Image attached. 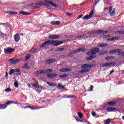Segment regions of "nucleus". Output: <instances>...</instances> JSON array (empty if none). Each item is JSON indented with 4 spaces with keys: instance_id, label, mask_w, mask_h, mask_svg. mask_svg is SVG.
Returning a JSON list of instances; mask_svg holds the SVG:
<instances>
[{
    "instance_id": "f257e3e1",
    "label": "nucleus",
    "mask_w": 124,
    "mask_h": 124,
    "mask_svg": "<svg viewBox=\"0 0 124 124\" xmlns=\"http://www.w3.org/2000/svg\"><path fill=\"white\" fill-rule=\"evenodd\" d=\"M62 43H63V42L62 41L60 42L59 40L55 41L49 40L43 43L40 46V48H44V47H46V46H49L51 45H53L54 47H56L57 46H60V45L62 44Z\"/></svg>"
},
{
    "instance_id": "f03ea898",
    "label": "nucleus",
    "mask_w": 124,
    "mask_h": 124,
    "mask_svg": "<svg viewBox=\"0 0 124 124\" xmlns=\"http://www.w3.org/2000/svg\"><path fill=\"white\" fill-rule=\"evenodd\" d=\"M4 51L5 54H7V55H10V54H12V53L15 51V49L13 48L7 47L4 48Z\"/></svg>"
},
{
    "instance_id": "7ed1b4c3",
    "label": "nucleus",
    "mask_w": 124,
    "mask_h": 124,
    "mask_svg": "<svg viewBox=\"0 0 124 124\" xmlns=\"http://www.w3.org/2000/svg\"><path fill=\"white\" fill-rule=\"evenodd\" d=\"M94 14V12L93 11V10L90 13L89 15H86L84 17L82 18L83 20H89V19H91L92 17L93 16V14Z\"/></svg>"
},
{
    "instance_id": "20e7f679",
    "label": "nucleus",
    "mask_w": 124,
    "mask_h": 124,
    "mask_svg": "<svg viewBox=\"0 0 124 124\" xmlns=\"http://www.w3.org/2000/svg\"><path fill=\"white\" fill-rule=\"evenodd\" d=\"M94 66H95V64H84L81 65V68H83V69H85V68H93Z\"/></svg>"
},
{
    "instance_id": "39448f33",
    "label": "nucleus",
    "mask_w": 124,
    "mask_h": 124,
    "mask_svg": "<svg viewBox=\"0 0 124 124\" xmlns=\"http://www.w3.org/2000/svg\"><path fill=\"white\" fill-rule=\"evenodd\" d=\"M58 75H59L58 74L53 73L46 75V77H47L48 78H50V79H53V78H57Z\"/></svg>"
},
{
    "instance_id": "423d86ee",
    "label": "nucleus",
    "mask_w": 124,
    "mask_h": 124,
    "mask_svg": "<svg viewBox=\"0 0 124 124\" xmlns=\"http://www.w3.org/2000/svg\"><path fill=\"white\" fill-rule=\"evenodd\" d=\"M60 37V35L57 34H51L48 36V38L51 40L54 39H59Z\"/></svg>"
},
{
    "instance_id": "0eeeda50",
    "label": "nucleus",
    "mask_w": 124,
    "mask_h": 124,
    "mask_svg": "<svg viewBox=\"0 0 124 124\" xmlns=\"http://www.w3.org/2000/svg\"><path fill=\"white\" fill-rule=\"evenodd\" d=\"M108 10L110 14V16H111V17H113L116 14V10H115V9H113L112 11V6H110L108 8Z\"/></svg>"
},
{
    "instance_id": "6e6552de",
    "label": "nucleus",
    "mask_w": 124,
    "mask_h": 124,
    "mask_svg": "<svg viewBox=\"0 0 124 124\" xmlns=\"http://www.w3.org/2000/svg\"><path fill=\"white\" fill-rule=\"evenodd\" d=\"M14 38L15 41H16V42H19V41H20V39L21 38L19 33H17L15 34L14 36Z\"/></svg>"
},
{
    "instance_id": "1a4fd4ad",
    "label": "nucleus",
    "mask_w": 124,
    "mask_h": 124,
    "mask_svg": "<svg viewBox=\"0 0 124 124\" xmlns=\"http://www.w3.org/2000/svg\"><path fill=\"white\" fill-rule=\"evenodd\" d=\"M99 52V48L98 47H95L91 49V53H92V55H96L97 53Z\"/></svg>"
},
{
    "instance_id": "9d476101",
    "label": "nucleus",
    "mask_w": 124,
    "mask_h": 124,
    "mask_svg": "<svg viewBox=\"0 0 124 124\" xmlns=\"http://www.w3.org/2000/svg\"><path fill=\"white\" fill-rule=\"evenodd\" d=\"M23 58H18L15 60L13 61L12 62H11V63H12V64H16L17 63H19V62H21Z\"/></svg>"
},
{
    "instance_id": "9b49d317",
    "label": "nucleus",
    "mask_w": 124,
    "mask_h": 124,
    "mask_svg": "<svg viewBox=\"0 0 124 124\" xmlns=\"http://www.w3.org/2000/svg\"><path fill=\"white\" fill-rule=\"evenodd\" d=\"M120 51H121V49H114V50L110 51L109 52V54H118V55H119Z\"/></svg>"
},
{
    "instance_id": "f8f14e48",
    "label": "nucleus",
    "mask_w": 124,
    "mask_h": 124,
    "mask_svg": "<svg viewBox=\"0 0 124 124\" xmlns=\"http://www.w3.org/2000/svg\"><path fill=\"white\" fill-rule=\"evenodd\" d=\"M55 62H56V59H51L46 61L45 62L46 64H50V63H53Z\"/></svg>"
},
{
    "instance_id": "ddd939ff",
    "label": "nucleus",
    "mask_w": 124,
    "mask_h": 124,
    "mask_svg": "<svg viewBox=\"0 0 124 124\" xmlns=\"http://www.w3.org/2000/svg\"><path fill=\"white\" fill-rule=\"evenodd\" d=\"M45 1L46 3H48V4H50V5H52L53 6V7H58V5L53 3L52 1H48V0H45Z\"/></svg>"
},
{
    "instance_id": "4468645a",
    "label": "nucleus",
    "mask_w": 124,
    "mask_h": 124,
    "mask_svg": "<svg viewBox=\"0 0 124 124\" xmlns=\"http://www.w3.org/2000/svg\"><path fill=\"white\" fill-rule=\"evenodd\" d=\"M61 72H69L71 71V69L68 68H64L60 69Z\"/></svg>"
},
{
    "instance_id": "2eb2a0df",
    "label": "nucleus",
    "mask_w": 124,
    "mask_h": 124,
    "mask_svg": "<svg viewBox=\"0 0 124 124\" xmlns=\"http://www.w3.org/2000/svg\"><path fill=\"white\" fill-rule=\"evenodd\" d=\"M76 53H77V50H76L71 51L68 54V57H69V58H73V54H76Z\"/></svg>"
},
{
    "instance_id": "dca6fc26",
    "label": "nucleus",
    "mask_w": 124,
    "mask_h": 124,
    "mask_svg": "<svg viewBox=\"0 0 124 124\" xmlns=\"http://www.w3.org/2000/svg\"><path fill=\"white\" fill-rule=\"evenodd\" d=\"M117 108L110 107L107 108L106 111L108 112H114L115 110H116Z\"/></svg>"
},
{
    "instance_id": "f3484780",
    "label": "nucleus",
    "mask_w": 124,
    "mask_h": 124,
    "mask_svg": "<svg viewBox=\"0 0 124 124\" xmlns=\"http://www.w3.org/2000/svg\"><path fill=\"white\" fill-rule=\"evenodd\" d=\"M108 33V31L105 30H98V34H105Z\"/></svg>"
},
{
    "instance_id": "a211bd4d",
    "label": "nucleus",
    "mask_w": 124,
    "mask_h": 124,
    "mask_svg": "<svg viewBox=\"0 0 124 124\" xmlns=\"http://www.w3.org/2000/svg\"><path fill=\"white\" fill-rule=\"evenodd\" d=\"M91 69H83L79 71V73H87V72H90Z\"/></svg>"
},
{
    "instance_id": "6ab92c4d",
    "label": "nucleus",
    "mask_w": 124,
    "mask_h": 124,
    "mask_svg": "<svg viewBox=\"0 0 124 124\" xmlns=\"http://www.w3.org/2000/svg\"><path fill=\"white\" fill-rule=\"evenodd\" d=\"M57 88L59 89V90H63V89L65 88V86L64 85H62V83H59L58 85H57Z\"/></svg>"
},
{
    "instance_id": "aec40b11",
    "label": "nucleus",
    "mask_w": 124,
    "mask_h": 124,
    "mask_svg": "<svg viewBox=\"0 0 124 124\" xmlns=\"http://www.w3.org/2000/svg\"><path fill=\"white\" fill-rule=\"evenodd\" d=\"M51 25H53L54 26H59L61 24V21H54L51 22Z\"/></svg>"
},
{
    "instance_id": "412c9836",
    "label": "nucleus",
    "mask_w": 124,
    "mask_h": 124,
    "mask_svg": "<svg viewBox=\"0 0 124 124\" xmlns=\"http://www.w3.org/2000/svg\"><path fill=\"white\" fill-rule=\"evenodd\" d=\"M6 14H9V15H16L18 14V13L16 12H12V11H6L5 12Z\"/></svg>"
},
{
    "instance_id": "4be33fe9",
    "label": "nucleus",
    "mask_w": 124,
    "mask_h": 124,
    "mask_svg": "<svg viewBox=\"0 0 124 124\" xmlns=\"http://www.w3.org/2000/svg\"><path fill=\"white\" fill-rule=\"evenodd\" d=\"M7 104H0V110H2L3 109H5V108H7Z\"/></svg>"
},
{
    "instance_id": "5701e85b",
    "label": "nucleus",
    "mask_w": 124,
    "mask_h": 124,
    "mask_svg": "<svg viewBox=\"0 0 124 124\" xmlns=\"http://www.w3.org/2000/svg\"><path fill=\"white\" fill-rule=\"evenodd\" d=\"M35 74H36V75H40V74H45V71L40 70V71H36Z\"/></svg>"
},
{
    "instance_id": "b1692460",
    "label": "nucleus",
    "mask_w": 124,
    "mask_h": 124,
    "mask_svg": "<svg viewBox=\"0 0 124 124\" xmlns=\"http://www.w3.org/2000/svg\"><path fill=\"white\" fill-rule=\"evenodd\" d=\"M95 58H96V56H90L89 57H87L86 60H87V61H92L93 60H94V59H95Z\"/></svg>"
},
{
    "instance_id": "393cba45",
    "label": "nucleus",
    "mask_w": 124,
    "mask_h": 124,
    "mask_svg": "<svg viewBox=\"0 0 124 124\" xmlns=\"http://www.w3.org/2000/svg\"><path fill=\"white\" fill-rule=\"evenodd\" d=\"M117 104V102L115 101H110L108 102L107 103L108 105H110V106H114V105H116Z\"/></svg>"
},
{
    "instance_id": "a878e982",
    "label": "nucleus",
    "mask_w": 124,
    "mask_h": 124,
    "mask_svg": "<svg viewBox=\"0 0 124 124\" xmlns=\"http://www.w3.org/2000/svg\"><path fill=\"white\" fill-rule=\"evenodd\" d=\"M108 46V43H100L98 44V47H107Z\"/></svg>"
},
{
    "instance_id": "bb28decb",
    "label": "nucleus",
    "mask_w": 124,
    "mask_h": 124,
    "mask_svg": "<svg viewBox=\"0 0 124 124\" xmlns=\"http://www.w3.org/2000/svg\"><path fill=\"white\" fill-rule=\"evenodd\" d=\"M32 87H34V88H36V89H39V88H42V86H39V84L36 83H32Z\"/></svg>"
},
{
    "instance_id": "cd10ccee",
    "label": "nucleus",
    "mask_w": 124,
    "mask_h": 124,
    "mask_svg": "<svg viewBox=\"0 0 124 124\" xmlns=\"http://www.w3.org/2000/svg\"><path fill=\"white\" fill-rule=\"evenodd\" d=\"M19 14H21V15H26V16L31 15V14L30 13H27L26 12L23 11L19 12Z\"/></svg>"
},
{
    "instance_id": "c85d7f7f",
    "label": "nucleus",
    "mask_w": 124,
    "mask_h": 124,
    "mask_svg": "<svg viewBox=\"0 0 124 124\" xmlns=\"http://www.w3.org/2000/svg\"><path fill=\"white\" fill-rule=\"evenodd\" d=\"M53 70L50 69H47L45 70V74H48L49 73H51V72H53Z\"/></svg>"
},
{
    "instance_id": "c756f323",
    "label": "nucleus",
    "mask_w": 124,
    "mask_h": 124,
    "mask_svg": "<svg viewBox=\"0 0 124 124\" xmlns=\"http://www.w3.org/2000/svg\"><path fill=\"white\" fill-rule=\"evenodd\" d=\"M76 51H77V53H78V52H84V51H86V48H78V49H76Z\"/></svg>"
},
{
    "instance_id": "7c9ffc66",
    "label": "nucleus",
    "mask_w": 124,
    "mask_h": 124,
    "mask_svg": "<svg viewBox=\"0 0 124 124\" xmlns=\"http://www.w3.org/2000/svg\"><path fill=\"white\" fill-rule=\"evenodd\" d=\"M22 68H23V69H30V67L29 66V64L28 63H26L22 67Z\"/></svg>"
},
{
    "instance_id": "2f4dec72",
    "label": "nucleus",
    "mask_w": 124,
    "mask_h": 124,
    "mask_svg": "<svg viewBox=\"0 0 124 124\" xmlns=\"http://www.w3.org/2000/svg\"><path fill=\"white\" fill-rule=\"evenodd\" d=\"M12 103H14L15 104H17V102H15L14 101H8L7 102H6V104H7V105H10V104H12Z\"/></svg>"
},
{
    "instance_id": "473e14b6",
    "label": "nucleus",
    "mask_w": 124,
    "mask_h": 124,
    "mask_svg": "<svg viewBox=\"0 0 124 124\" xmlns=\"http://www.w3.org/2000/svg\"><path fill=\"white\" fill-rule=\"evenodd\" d=\"M88 33H91V34H94L95 33H98V30H93L91 31L88 32Z\"/></svg>"
},
{
    "instance_id": "72a5a7b5",
    "label": "nucleus",
    "mask_w": 124,
    "mask_h": 124,
    "mask_svg": "<svg viewBox=\"0 0 124 124\" xmlns=\"http://www.w3.org/2000/svg\"><path fill=\"white\" fill-rule=\"evenodd\" d=\"M115 34H124V31H118L115 32Z\"/></svg>"
},
{
    "instance_id": "f704fd0d",
    "label": "nucleus",
    "mask_w": 124,
    "mask_h": 124,
    "mask_svg": "<svg viewBox=\"0 0 124 124\" xmlns=\"http://www.w3.org/2000/svg\"><path fill=\"white\" fill-rule=\"evenodd\" d=\"M14 72H15V70H14L13 69H11L10 70L9 74V75H13L14 74Z\"/></svg>"
},
{
    "instance_id": "c9c22d12",
    "label": "nucleus",
    "mask_w": 124,
    "mask_h": 124,
    "mask_svg": "<svg viewBox=\"0 0 124 124\" xmlns=\"http://www.w3.org/2000/svg\"><path fill=\"white\" fill-rule=\"evenodd\" d=\"M108 54V51H103L102 52H101L99 54L100 56H101V55H107Z\"/></svg>"
},
{
    "instance_id": "e433bc0d",
    "label": "nucleus",
    "mask_w": 124,
    "mask_h": 124,
    "mask_svg": "<svg viewBox=\"0 0 124 124\" xmlns=\"http://www.w3.org/2000/svg\"><path fill=\"white\" fill-rule=\"evenodd\" d=\"M119 56H120V57H124V51H120V52H119Z\"/></svg>"
},
{
    "instance_id": "4c0bfd02",
    "label": "nucleus",
    "mask_w": 124,
    "mask_h": 124,
    "mask_svg": "<svg viewBox=\"0 0 124 124\" xmlns=\"http://www.w3.org/2000/svg\"><path fill=\"white\" fill-rule=\"evenodd\" d=\"M111 123V121H110V119H108L106 120L104 122L105 124H109Z\"/></svg>"
},
{
    "instance_id": "58836bf2",
    "label": "nucleus",
    "mask_w": 124,
    "mask_h": 124,
    "mask_svg": "<svg viewBox=\"0 0 124 124\" xmlns=\"http://www.w3.org/2000/svg\"><path fill=\"white\" fill-rule=\"evenodd\" d=\"M31 57V54H27V56L25 57V61H28V60H29Z\"/></svg>"
},
{
    "instance_id": "ea45409f",
    "label": "nucleus",
    "mask_w": 124,
    "mask_h": 124,
    "mask_svg": "<svg viewBox=\"0 0 124 124\" xmlns=\"http://www.w3.org/2000/svg\"><path fill=\"white\" fill-rule=\"evenodd\" d=\"M114 57L113 56H108L106 58V60L107 61H108V60H113Z\"/></svg>"
},
{
    "instance_id": "a19ab883",
    "label": "nucleus",
    "mask_w": 124,
    "mask_h": 124,
    "mask_svg": "<svg viewBox=\"0 0 124 124\" xmlns=\"http://www.w3.org/2000/svg\"><path fill=\"white\" fill-rule=\"evenodd\" d=\"M35 5H39L40 6H42L44 5V3H43V2H40V3H36Z\"/></svg>"
},
{
    "instance_id": "79ce46f5",
    "label": "nucleus",
    "mask_w": 124,
    "mask_h": 124,
    "mask_svg": "<svg viewBox=\"0 0 124 124\" xmlns=\"http://www.w3.org/2000/svg\"><path fill=\"white\" fill-rule=\"evenodd\" d=\"M30 53H36V49L33 48L29 51Z\"/></svg>"
},
{
    "instance_id": "37998d69",
    "label": "nucleus",
    "mask_w": 124,
    "mask_h": 124,
    "mask_svg": "<svg viewBox=\"0 0 124 124\" xmlns=\"http://www.w3.org/2000/svg\"><path fill=\"white\" fill-rule=\"evenodd\" d=\"M5 92L6 93H9L10 92H11V88L10 87L7 88L5 90Z\"/></svg>"
},
{
    "instance_id": "c03bdc74",
    "label": "nucleus",
    "mask_w": 124,
    "mask_h": 124,
    "mask_svg": "<svg viewBox=\"0 0 124 124\" xmlns=\"http://www.w3.org/2000/svg\"><path fill=\"white\" fill-rule=\"evenodd\" d=\"M60 78H65V77H67V75L66 74H63L59 76Z\"/></svg>"
},
{
    "instance_id": "a18cd8bd",
    "label": "nucleus",
    "mask_w": 124,
    "mask_h": 124,
    "mask_svg": "<svg viewBox=\"0 0 124 124\" xmlns=\"http://www.w3.org/2000/svg\"><path fill=\"white\" fill-rule=\"evenodd\" d=\"M14 85L15 88H18L19 87V84L17 81H15Z\"/></svg>"
},
{
    "instance_id": "49530a36",
    "label": "nucleus",
    "mask_w": 124,
    "mask_h": 124,
    "mask_svg": "<svg viewBox=\"0 0 124 124\" xmlns=\"http://www.w3.org/2000/svg\"><path fill=\"white\" fill-rule=\"evenodd\" d=\"M86 55L87 56H91V55H93V52H92V50L91 51H88L86 53Z\"/></svg>"
},
{
    "instance_id": "de8ad7c7",
    "label": "nucleus",
    "mask_w": 124,
    "mask_h": 124,
    "mask_svg": "<svg viewBox=\"0 0 124 124\" xmlns=\"http://www.w3.org/2000/svg\"><path fill=\"white\" fill-rule=\"evenodd\" d=\"M78 116L80 118V119H82L83 118V113L81 112H78Z\"/></svg>"
},
{
    "instance_id": "09e8293b",
    "label": "nucleus",
    "mask_w": 124,
    "mask_h": 124,
    "mask_svg": "<svg viewBox=\"0 0 124 124\" xmlns=\"http://www.w3.org/2000/svg\"><path fill=\"white\" fill-rule=\"evenodd\" d=\"M63 50H64V48H58L57 49L56 52H61V51H63Z\"/></svg>"
},
{
    "instance_id": "8fccbe9b",
    "label": "nucleus",
    "mask_w": 124,
    "mask_h": 124,
    "mask_svg": "<svg viewBox=\"0 0 124 124\" xmlns=\"http://www.w3.org/2000/svg\"><path fill=\"white\" fill-rule=\"evenodd\" d=\"M72 97H75V96L73 95H68L65 97V98H71Z\"/></svg>"
},
{
    "instance_id": "3c124183",
    "label": "nucleus",
    "mask_w": 124,
    "mask_h": 124,
    "mask_svg": "<svg viewBox=\"0 0 124 124\" xmlns=\"http://www.w3.org/2000/svg\"><path fill=\"white\" fill-rule=\"evenodd\" d=\"M112 64H116L115 62H108V66H110L112 65Z\"/></svg>"
},
{
    "instance_id": "603ef678",
    "label": "nucleus",
    "mask_w": 124,
    "mask_h": 124,
    "mask_svg": "<svg viewBox=\"0 0 124 124\" xmlns=\"http://www.w3.org/2000/svg\"><path fill=\"white\" fill-rule=\"evenodd\" d=\"M118 39H119V37H112L113 41H114L115 40H118Z\"/></svg>"
},
{
    "instance_id": "864d4df0",
    "label": "nucleus",
    "mask_w": 124,
    "mask_h": 124,
    "mask_svg": "<svg viewBox=\"0 0 124 124\" xmlns=\"http://www.w3.org/2000/svg\"><path fill=\"white\" fill-rule=\"evenodd\" d=\"M50 86H51V87H56V86H57V83H51Z\"/></svg>"
},
{
    "instance_id": "5fc2aeb1",
    "label": "nucleus",
    "mask_w": 124,
    "mask_h": 124,
    "mask_svg": "<svg viewBox=\"0 0 124 124\" xmlns=\"http://www.w3.org/2000/svg\"><path fill=\"white\" fill-rule=\"evenodd\" d=\"M92 115L93 117H95V116H96V113H95V112H92Z\"/></svg>"
},
{
    "instance_id": "6e6d98bb",
    "label": "nucleus",
    "mask_w": 124,
    "mask_h": 124,
    "mask_svg": "<svg viewBox=\"0 0 124 124\" xmlns=\"http://www.w3.org/2000/svg\"><path fill=\"white\" fill-rule=\"evenodd\" d=\"M93 85H91L90 86V92H93Z\"/></svg>"
},
{
    "instance_id": "4d7b16f0",
    "label": "nucleus",
    "mask_w": 124,
    "mask_h": 124,
    "mask_svg": "<svg viewBox=\"0 0 124 124\" xmlns=\"http://www.w3.org/2000/svg\"><path fill=\"white\" fill-rule=\"evenodd\" d=\"M83 17V15H81L78 16V17H77V20H79V19H81Z\"/></svg>"
},
{
    "instance_id": "13d9d810",
    "label": "nucleus",
    "mask_w": 124,
    "mask_h": 124,
    "mask_svg": "<svg viewBox=\"0 0 124 124\" xmlns=\"http://www.w3.org/2000/svg\"><path fill=\"white\" fill-rule=\"evenodd\" d=\"M44 6H46V7H50V5H49L48 4H46L45 3H44Z\"/></svg>"
},
{
    "instance_id": "bf43d9fd",
    "label": "nucleus",
    "mask_w": 124,
    "mask_h": 124,
    "mask_svg": "<svg viewBox=\"0 0 124 124\" xmlns=\"http://www.w3.org/2000/svg\"><path fill=\"white\" fill-rule=\"evenodd\" d=\"M100 1V0H98L97 1H96L94 3V6H95L96 4H97L98 2H99Z\"/></svg>"
},
{
    "instance_id": "052dcab7",
    "label": "nucleus",
    "mask_w": 124,
    "mask_h": 124,
    "mask_svg": "<svg viewBox=\"0 0 124 124\" xmlns=\"http://www.w3.org/2000/svg\"><path fill=\"white\" fill-rule=\"evenodd\" d=\"M29 108L31 109V110H35V108L33 107L30 106H29Z\"/></svg>"
},
{
    "instance_id": "680f3d73",
    "label": "nucleus",
    "mask_w": 124,
    "mask_h": 124,
    "mask_svg": "<svg viewBox=\"0 0 124 124\" xmlns=\"http://www.w3.org/2000/svg\"><path fill=\"white\" fill-rule=\"evenodd\" d=\"M114 72H115V71H114V70H112L110 71L109 75H111V74H112V73H114Z\"/></svg>"
},
{
    "instance_id": "e2e57ef3",
    "label": "nucleus",
    "mask_w": 124,
    "mask_h": 124,
    "mask_svg": "<svg viewBox=\"0 0 124 124\" xmlns=\"http://www.w3.org/2000/svg\"><path fill=\"white\" fill-rule=\"evenodd\" d=\"M20 69H16L15 71L16 72H20Z\"/></svg>"
},
{
    "instance_id": "0e129e2a",
    "label": "nucleus",
    "mask_w": 124,
    "mask_h": 124,
    "mask_svg": "<svg viewBox=\"0 0 124 124\" xmlns=\"http://www.w3.org/2000/svg\"><path fill=\"white\" fill-rule=\"evenodd\" d=\"M67 16H71L72 14L69 13H67L66 14Z\"/></svg>"
},
{
    "instance_id": "69168bd1",
    "label": "nucleus",
    "mask_w": 124,
    "mask_h": 124,
    "mask_svg": "<svg viewBox=\"0 0 124 124\" xmlns=\"http://www.w3.org/2000/svg\"><path fill=\"white\" fill-rule=\"evenodd\" d=\"M74 118H75V119H76L77 122H80V121H79L80 120L79 119H78V118L75 117V116H74Z\"/></svg>"
},
{
    "instance_id": "338daca9",
    "label": "nucleus",
    "mask_w": 124,
    "mask_h": 124,
    "mask_svg": "<svg viewBox=\"0 0 124 124\" xmlns=\"http://www.w3.org/2000/svg\"><path fill=\"white\" fill-rule=\"evenodd\" d=\"M108 41H110V42L113 41V38H111L108 39Z\"/></svg>"
},
{
    "instance_id": "774afa93",
    "label": "nucleus",
    "mask_w": 124,
    "mask_h": 124,
    "mask_svg": "<svg viewBox=\"0 0 124 124\" xmlns=\"http://www.w3.org/2000/svg\"><path fill=\"white\" fill-rule=\"evenodd\" d=\"M84 122H86V123H87V124H90V122L88 121H87V120L86 119H83Z\"/></svg>"
}]
</instances>
